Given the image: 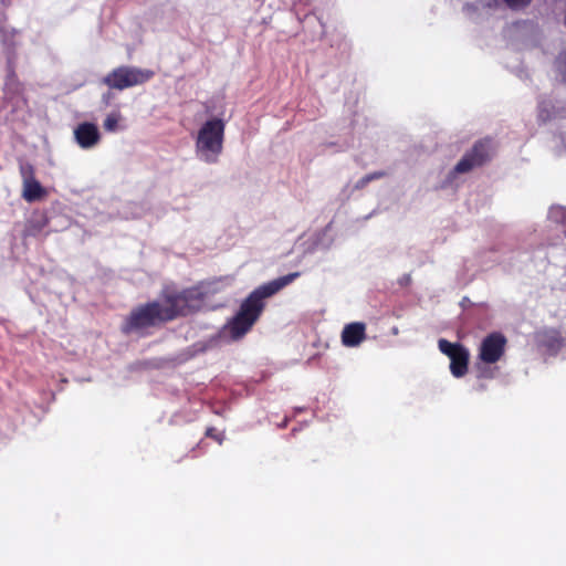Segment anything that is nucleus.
Segmentation results:
<instances>
[{
  "instance_id": "423d86ee",
  "label": "nucleus",
  "mask_w": 566,
  "mask_h": 566,
  "mask_svg": "<svg viewBox=\"0 0 566 566\" xmlns=\"http://www.w3.org/2000/svg\"><path fill=\"white\" fill-rule=\"evenodd\" d=\"M505 347L506 338L501 333H492L482 339L475 363L479 377H491L483 365L497 363L503 357Z\"/></svg>"
},
{
  "instance_id": "f8f14e48",
  "label": "nucleus",
  "mask_w": 566,
  "mask_h": 566,
  "mask_svg": "<svg viewBox=\"0 0 566 566\" xmlns=\"http://www.w3.org/2000/svg\"><path fill=\"white\" fill-rule=\"evenodd\" d=\"M123 116L119 112L109 113L104 120V128L106 132L115 133L119 129H124L122 126Z\"/></svg>"
},
{
  "instance_id": "9d476101",
  "label": "nucleus",
  "mask_w": 566,
  "mask_h": 566,
  "mask_svg": "<svg viewBox=\"0 0 566 566\" xmlns=\"http://www.w3.org/2000/svg\"><path fill=\"white\" fill-rule=\"evenodd\" d=\"M74 137L80 147L87 149L94 147L99 140V132L92 123L80 124L74 129Z\"/></svg>"
},
{
  "instance_id": "2eb2a0df",
  "label": "nucleus",
  "mask_w": 566,
  "mask_h": 566,
  "mask_svg": "<svg viewBox=\"0 0 566 566\" xmlns=\"http://www.w3.org/2000/svg\"><path fill=\"white\" fill-rule=\"evenodd\" d=\"M511 9H521L530 4L532 0H504Z\"/></svg>"
},
{
  "instance_id": "20e7f679",
  "label": "nucleus",
  "mask_w": 566,
  "mask_h": 566,
  "mask_svg": "<svg viewBox=\"0 0 566 566\" xmlns=\"http://www.w3.org/2000/svg\"><path fill=\"white\" fill-rule=\"evenodd\" d=\"M155 73L148 69L135 66H119L108 73L103 83L109 88L123 91L148 82Z\"/></svg>"
},
{
  "instance_id": "0eeeda50",
  "label": "nucleus",
  "mask_w": 566,
  "mask_h": 566,
  "mask_svg": "<svg viewBox=\"0 0 566 566\" xmlns=\"http://www.w3.org/2000/svg\"><path fill=\"white\" fill-rule=\"evenodd\" d=\"M439 349L450 358V371L455 378H461L468 373L470 358L469 350L459 343H450L447 339H439Z\"/></svg>"
},
{
  "instance_id": "a211bd4d",
  "label": "nucleus",
  "mask_w": 566,
  "mask_h": 566,
  "mask_svg": "<svg viewBox=\"0 0 566 566\" xmlns=\"http://www.w3.org/2000/svg\"><path fill=\"white\" fill-rule=\"evenodd\" d=\"M213 431H214L213 429H208L207 430V436L217 439L221 443L222 439L220 438V436L214 434Z\"/></svg>"
},
{
  "instance_id": "ddd939ff",
  "label": "nucleus",
  "mask_w": 566,
  "mask_h": 566,
  "mask_svg": "<svg viewBox=\"0 0 566 566\" xmlns=\"http://www.w3.org/2000/svg\"><path fill=\"white\" fill-rule=\"evenodd\" d=\"M548 219L560 223L566 228V208L562 206H553L548 211Z\"/></svg>"
},
{
  "instance_id": "4468645a",
  "label": "nucleus",
  "mask_w": 566,
  "mask_h": 566,
  "mask_svg": "<svg viewBox=\"0 0 566 566\" xmlns=\"http://www.w3.org/2000/svg\"><path fill=\"white\" fill-rule=\"evenodd\" d=\"M556 67H557V71L559 72L563 81L566 82V51L563 52L558 56L557 62H556Z\"/></svg>"
},
{
  "instance_id": "1a4fd4ad",
  "label": "nucleus",
  "mask_w": 566,
  "mask_h": 566,
  "mask_svg": "<svg viewBox=\"0 0 566 566\" xmlns=\"http://www.w3.org/2000/svg\"><path fill=\"white\" fill-rule=\"evenodd\" d=\"M490 155L486 143L476 144L455 166V172H467L473 167L481 165Z\"/></svg>"
},
{
  "instance_id": "39448f33",
  "label": "nucleus",
  "mask_w": 566,
  "mask_h": 566,
  "mask_svg": "<svg viewBox=\"0 0 566 566\" xmlns=\"http://www.w3.org/2000/svg\"><path fill=\"white\" fill-rule=\"evenodd\" d=\"M230 283L231 279L229 277L219 279L178 292V296L182 298L181 305L185 307V314L199 310L207 296L221 292Z\"/></svg>"
},
{
  "instance_id": "6e6552de",
  "label": "nucleus",
  "mask_w": 566,
  "mask_h": 566,
  "mask_svg": "<svg viewBox=\"0 0 566 566\" xmlns=\"http://www.w3.org/2000/svg\"><path fill=\"white\" fill-rule=\"evenodd\" d=\"M22 177V197L28 202L41 199L45 195V190L34 177V169L30 164L20 166Z\"/></svg>"
},
{
  "instance_id": "f03ea898",
  "label": "nucleus",
  "mask_w": 566,
  "mask_h": 566,
  "mask_svg": "<svg viewBox=\"0 0 566 566\" xmlns=\"http://www.w3.org/2000/svg\"><path fill=\"white\" fill-rule=\"evenodd\" d=\"M181 301L182 298L178 296V291L170 287L165 289L158 301L148 303L132 312L125 329L127 332L140 331L166 321H171L179 315H186Z\"/></svg>"
},
{
  "instance_id": "7ed1b4c3",
  "label": "nucleus",
  "mask_w": 566,
  "mask_h": 566,
  "mask_svg": "<svg viewBox=\"0 0 566 566\" xmlns=\"http://www.w3.org/2000/svg\"><path fill=\"white\" fill-rule=\"evenodd\" d=\"M226 124L221 118L212 117L198 128L195 153L199 160L216 164L223 150Z\"/></svg>"
},
{
  "instance_id": "dca6fc26",
  "label": "nucleus",
  "mask_w": 566,
  "mask_h": 566,
  "mask_svg": "<svg viewBox=\"0 0 566 566\" xmlns=\"http://www.w3.org/2000/svg\"><path fill=\"white\" fill-rule=\"evenodd\" d=\"M382 176V172H375V174H370V175H367L365 177H363L358 184H357V187H364L365 185H367L369 181L374 180V179H377V178H380Z\"/></svg>"
},
{
  "instance_id": "9b49d317",
  "label": "nucleus",
  "mask_w": 566,
  "mask_h": 566,
  "mask_svg": "<svg viewBox=\"0 0 566 566\" xmlns=\"http://www.w3.org/2000/svg\"><path fill=\"white\" fill-rule=\"evenodd\" d=\"M365 338V324L350 323L342 332V342L347 347L358 346Z\"/></svg>"
},
{
  "instance_id": "f3484780",
  "label": "nucleus",
  "mask_w": 566,
  "mask_h": 566,
  "mask_svg": "<svg viewBox=\"0 0 566 566\" xmlns=\"http://www.w3.org/2000/svg\"><path fill=\"white\" fill-rule=\"evenodd\" d=\"M538 116L542 120H546V119H548L549 114H548V112L546 113V111L543 108V106H541Z\"/></svg>"
},
{
  "instance_id": "f257e3e1",
  "label": "nucleus",
  "mask_w": 566,
  "mask_h": 566,
  "mask_svg": "<svg viewBox=\"0 0 566 566\" xmlns=\"http://www.w3.org/2000/svg\"><path fill=\"white\" fill-rule=\"evenodd\" d=\"M298 275V272L290 273L252 291L242 302L238 313L222 327L221 337L227 340H238L243 337L260 317L264 308V300L292 283Z\"/></svg>"
}]
</instances>
